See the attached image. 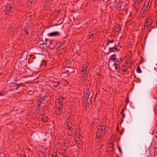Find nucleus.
Segmentation results:
<instances>
[{
  "label": "nucleus",
  "instance_id": "nucleus-1",
  "mask_svg": "<svg viewBox=\"0 0 157 157\" xmlns=\"http://www.w3.org/2000/svg\"><path fill=\"white\" fill-rule=\"evenodd\" d=\"M105 126L103 125L98 126V130L96 132L97 137L95 139L96 141L98 142L101 140V137L103 136L105 131Z\"/></svg>",
  "mask_w": 157,
  "mask_h": 157
},
{
  "label": "nucleus",
  "instance_id": "nucleus-2",
  "mask_svg": "<svg viewBox=\"0 0 157 157\" xmlns=\"http://www.w3.org/2000/svg\"><path fill=\"white\" fill-rule=\"evenodd\" d=\"M22 84V83L17 84L15 83H12L10 84V88L12 90H16L19 87L20 85Z\"/></svg>",
  "mask_w": 157,
  "mask_h": 157
},
{
  "label": "nucleus",
  "instance_id": "nucleus-3",
  "mask_svg": "<svg viewBox=\"0 0 157 157\" xmlns=\"http://www.w3.org/2000/svg\"><path fill=\"white\" fill-rule=\"evenodd\" d=\"M68 131L67 134L70 136H72L74 134V129L70 126L68 125L67 127Z\"/></svg>",
  "mask_w": 157,
  "mask_h": 157
},
{
  "label": "nucleus",
  "instance_id": "nucleus-4",
  "mask_svg": "<svg viewBox=\"0 0 157 157\" xmlns=\"http://www.w3.org/2000/svg\"><path fill=\"white\" fill-rule=\"evenodd\" d=\"M64 99L63 97H59L56 100V104L59 106H62L63 105Z\"/></svg>",
  "mask_w": 157,
  "mask_h": 157
},
{
  "label": "nucleus",
  "instance_id": "nucleus-5",
  "mask_svg": "<svg viewBox=\"0 0 157 157\" xmlns=\"http://www.w3.org/2000/svg\"><path fill=\"white\" fill-rule=\"evenodd\" d=\"M152 23V20L149 17H148L146 19L144 26L145 27L147 28L151 25Z\"/></svg>",
  "mask_w": 157,
  "mask_h": 157
},
{
  "label": "nucleus",
  "instance_id": "nucleus-6",
  "mask_svg": "<svg viewBox=\"0 0 157 157\" xmlns=\"http://www.w3.org/2000/svg\"><path fill=\"white\" fill-rule=\"evenodd\" d=\"M117 46L116 45V44H115L114 46L113 47H110L109 48V52L106 53V54L108 55L111 52L119 51V50L117 48Z\"/></svg>",
  "mask_w": 157,
  "mask_h": 157
},
{
  "label": "nucleus",
  "instance_id": "nucleus-7",
  "mask_svg": "<svg viewBox=\"0 0 157 157\" xmlns=\"http://www.w3.org/2000/svg\"><path fill=\"white\" fill-rule=\"evenodd\" d=\"M61 34V33H60L57 31H56L49 33L48 36H59Z\"/></svg>",
  "mask_w": 157,
  "mask_h": 157
},
{
  "label": "nucleus",
  "instance_id": "nucleus-8",
  "mask_svg": "<svg viewBox=\"0 0 157 157\" xmlns=\"http://www.w3.org/2000/svg\"><path fill=\"white\" fill-rule=\"evenodd\" d=\"M62 108L61 107H59V108L57 107L56 110V113L57 115H59L62 113Z\"/></svg>",
  "mask_w": 157,
  "mask_h": 157
},
{
  "label": "nucleus",
  "instance_id": "nucleus-9",
  "mask_svg": "<svg viewBox=\"0 0 157 157\" xmlns=\"http://www.w3.org/2000/svg\"><path fill=\"white\" fill-rule=\"evenodd\" d=\"M116 56L115 54H113L110 57L109 60H111L112 61H114L115 59L116 58Z\"/></svg>",
  "mask_w": 157,
  "mask_h": 157
},
{
  "label": "nucleus",
  "instance_id": "nucleus-10",
  "mask_svg": "<svg viewBox=\"0 0 157 157\" xmlns=\"http://www.w3.org/2000/svg\"><path fill=\"white\" fill-rule=\"evenodd\" d=\"M115 30L117 32L119 33L121 30L120 26V25H118L116 26L115 28Z\"/></svg>",
  "mask_w": 157,
  "mask_h": 157
},
{
  "label": "nucleus",
  "instance_id": "nucleus-11",
  "mask_svg": "<svg viewBox=\"0 0 157 157\" xmlns=\"http://www.w3.org/2000/svg\"><path fill=\"white\" fill-rule=\"evenodd\" d=\"M75 135L77 136H81V134L79 133V130L78 129H76L75 131Z\"/></svg>",
  "mask_w": 157,
  "mask_h": 157
},
{
  "label": "nucleus",
  "instance_id": "nucleus-12",
  "mask_svg": "<svg viewBox=\"0 0 157 157\" xmlns=\"http://www.w3.org/2000/svg\"><path fill=\"white\" fill-rule=\"evenodd\" d=\"M114 42V40H108V41L106 43V45L107 46L109 45L111 43H112Z\"/></svg>",
  "mask_w": 157,
  "mask_h": 157
},
{
  "label": "nucleus",
  "instance_id": "nucleus-13",
  "mask_svg": "<svg viewBox=\"0 0 157 157\" xmlns=\"http://www.w3.org/2000/svg\"><path fill=\"white\" fill-rule=\"evenodd\" d=\"M119 65L118 64L115 63V68L117 71H119L120 69H119Z\"/></svg>",
  "mask_w": 157,
  "mask_h": 157
},
{
  "label": "nucleus",
  "instance_id": "nucleus-14",
  "mask_svg": "<svg viewBox=\"0 0 157 157\" xmlns=\"http://www.w3.org/2000/svg\"><path fill=\"white\" fill-rule=\"evenodd\" d=\"M6 13L7 14H9L10 13H11V10L9 9L8 7H6Z\"/></svg>",
  "mask_w": 157,
  "mask_h": 157
},
{
  "label": "nucleus",
  "instance_id": "nucleus-15",
  "mask_svg": "<svg viewBox=\"0 0 157 157\" xmlns=\"http://www.w3.org/2000/svg\"><path fill=\"white\" fill-rule=\"evenodd\" d=\"M115 62H117L119 63H121L122 62L121 59L120 58V60L118 58H116L114 61Z\"/></svg>",
  "mask_w": 157,
  "mask_h": 157
},
{
  "label": "nucleus",
  "instance_id": "nucleus-16",
  "mask_svg": "<svg viewBox=\"0 0 157 157\" xmlns=\"http://www.w3.org/2000/svg\"><path fill=\"white\" fill-rule=\"evenodd\" d=\"M122 4H123L122 2H120L117 4V7L120 9L121 8Z\"/></svg>",
  "mask_w": 157,
  "mask_h": 157
},
{
  "label": "nucleus",
  "instance_id": "nucleus-17",
  "mask_svg": "<svg viewBox=\"0 0 157 157\" xmlns=\"http://www.w3.org/2000/svg\"><path fill=\"white\" fill-rule=\"evenodd\" d=\"M44 101L43 99L41 98H40L38 100H37V102L41 104L42 102Z\"/></svg>",
  "mask_w": 157,
  "mask_h": 157
},
{
  "label": "nucleus",
  "instance_id": "nucleus-18",
  "mask_svg": "<svg viewBox=\"0 0 157 157\" xmlns=\"http://www.w3.org/2000/svg\"><path fill=\"white\" fill-rule=\"evenodd\" d=\"M60 83L59 82H56L54 83V84L53 85V87L56 88L58 87L59 85V84Z\"/></svg>",
  "mask_w": 157,
  "mask_h": 157
},
{
  "label": "nucleus",
  "instance_id": "nucleus-19",
  "mask_svg": "<svg viewBox=\"0 0 157 157\" xmlns=\"http://www.w3.org/2000/svg\"><path fill=\"white\" fill-rule=\"evenodd\" d=\"M49 96V94L47 93L44 96H43L41 98L43 99L44 100L45 99H46Z\"/></svg>",
  "mask_w": 157,
  "mask_h": 157
},
{
  "label": "nucleus",
  "instance_id": "nucleus-20",
  "mask_svg": "<svg viewBox=\"0 0 157 157\" xmlns=\"http://www.w3.org/2000/svg\"><path fill=\"white\" fill-rule=\"evenodd\" d=\"M29 29V28L28 27H26L25 29V33L26 35H29V32L28 31V30Z\"/></svg>",
  "mask_w": 157,
  "mask_h": 157
},
{
  "label": "nucleus",
  "instance_id": "nucleus-21",
  "mask_svg": "<svg viewBox=\"0 0 157 157\" xmlns=\"http://www.w3.org/2000/svg\"><path fill=\"white\" fill-rule=\"evenodd\" d=\"M149 5V2L147 1H146L144 4V6L146 7H147Z\"/></svg>",
  "mask_w": 157,
  "mask_h": 157
},
{
  "label": "nucleus",
  "instance_id": "nucleus-22",
  "mask_svg": "<svg viewBox=\"0 0 157 157\" xmlns=\"http://www.w3.org/2000/svg\"><path fill=\"white\" fill-rule=\"evenodd\" d=\"M136 71L137 73H141V70L139 67V66H138L136 69Z\"/></svg>",
  "mask_w": 157,
  "mask_h": 157
},
{
  "label": "nucleus",
  "instance_id": "nucleus-23",
  "mask_svg": "<svg viewBox=\"0 0 157 157\" xmlns=\"http://www.w3.org/2000/svg\"><path fill=\"white\" fill-rule=\"evenodd\" d=\"M6 94V92L5 91H3L2 92H0V97L4 96Z\"/></svg>",
  "mask_w": 157,
  "mask_h": 157
},
{
  "label": "nucleus",
  "instance_id": "nucleus-24",
  "mask_svg": "<svg viewBox=\"0 0 157 157\" xmlns=\"http://www.w3.org/2000/svg\"><path fill=\"white\" fill-rule=\"evenodd\" d=\"M43 116H44L42 117V120L43 121L46 122L47 121V117H44V115Z\"/></svg>",
  "mask_w": 157,
  "mask_h": 157
},
{
  "label": "nucleus",
  "instance_id": "nucleus-25",
  "mask_svg": "<svg viewBox=\"0 0 157 157\" xmlns=\"http://www.w3.org/2000/svg\"><path fill=\"white\" fill-rule=\"evenodd\" d=\"M40 154H41V157H44V152H40V153H39V155H40Z\"/></svg>",
  "mask_w": 157,
  "mask_h": 157
},
{
  "label": "nucleus",
  "instance_id": "nucleus-26",
  "mask_svg": "<svg viewBox=\"0 0 157 157\" xmlns=\"http://www.w3.org/2000/svg\"><path fill=\"white\" fill-rule=\"evenodd\" d=\"M52 40H48V43L50 45L52 44Z\"/></svg>",
  "mask_w": 157,
  "mask_h": 157
},
{
  "label": "nucleus",
  "instance_id": "nucleus-27",
  "mask_svg": "<svg viewBox=\"0 0 157 157\" xmlns=\"http://www.w3.org/2000/svg\"><path fill=\"white\" fill-rule=\"evenodd\" d=\"M93 33H92L90 35H89L88 36V38L89 39H90V38H92L93 37Z\"/></svg>",
  "mask_w": 157,
  "mask_h": 157
},
{
  "label": "nucleus",
  "instance_id": "nucleus-28",
  "mask_svg": "<svg viewBox=\"0 0 157 157\" xmlns=\"http://www.w3.org/2000/svg\"><path fill=\"white\" fill-rule=\"evenodd\" d=\"M89 95L90 94L89 93H88V92H87V93L85 96L86 98H87V99H88Z\"/></svg>",
  "mask_w": 157,
  "mask_h": 157
},
{
  "label": "nucleus",
  "instance_id": "nucleus-29",
  "mask_svg": "<svg viewBox=\"0 0 157 157\" xmlns=\"http://www.w3.org/2000/svg\"><path fill=\"white\" fill-rule=\"evenodd\" d=\"M6 7H8L9 9H10V10L11 9L13 8V7L11 6V5H8L7 6H6Z\"/></svg>",
  "mask_w": 157,
  "mask_h": 157
},
{
  "label": "nucleus",
  "instance_id": "nucleus-30",
  "mask_svg": "<svg viewBox=\"0 0 157 157\" xmlns=\"http://www.w3.org/2000/svg\"><path fill=\"white\" fill-rule=\"evenodd\" d=\"M48 40L47 38L45 39V42L44 43V44L46 45L47 43H48L47 41H48V40Z\"/></svg>",
  "mask_w": 157,
  "mask_h": 157
},
{
  "label": "nucleus",
  "instance_id": "nucleus-31",
  "mask_svg": "<svg viewBox=\"0 0 157 157\" xmlns=\"http://www.w3.org/2000/svg\"><path fill=\"white\" fill-rule=\"evenodd\" d=\"M82 72L85 71H86V69L85 67H83L82 69Z\"/></svg>",
  "mask_w": 157,
  "mask_h": 157
},
{
  "label": "nucleus",
  "instance_id": "nucleus-32",
  "mask_svg": "<svg viewBox=\"0 0 157 157\" xmlns=\"http://www.w3.org/2000/svg\"><path fill=\"white\" fill-rule=\"evenodd\" d=\"M118 150L121 153V149L120 147H118Z\"/></svg>",
  "mask_w": 157,
  "mask_h": 157
},
{
  "label": "nucleus",
  "instance_id": "nucleus-33",
  "mask_svg": "<svg viewBox=\"0 0 157 157\" xmlns=\"http://www.w3.org/2000/svg\"><path fill=\"white\" fill-rule=\"evenodd\" d=\"M68 143V142H66L64 144V146L65 147H67Z\"/></svg>",
  "mask_w": 157,
  "mask_h": 157
},
{
  "label": "nucleus",
  "instance_id": "nucleus-34",
  "mask_svg": "<svg viewBox=\"0 0 157 157\" xmlns=\"http://www.w3.org/2000/svg\"><path fill=\"white\" fill-rule=\"evenodd\" d=\"M63 155L64 157H67V155H66V154L65 153H63Z\"/></svg>",
  "mask_w": 157,
  "mask_h": 157
},
{
  "label": "nucleus",
  "instance_id": "nucleus-35",
  "mask_svg": "<svg viewBox=\"0 0 157 157\" xmlns=\"http://www.w3.org/2000/svg\"><path fill=\"white\" fill-rule=\"evenodd\" d=\"M19 157H26V156L24 155H21Z\"/></svg>",
  "mask_w": 157,
  "mask_h": 157
},
{
  "label": "nucleus",
  "instance_id": "nucleus-36",
  "mask_svg": "<svg viewBox=\"0 0 157 157\" xmlns=\"http://www.w3.org/2000/svg\"><path fill=\"white\" fill-rule=\"evenodd\" d=\"M83 74H84V75H85L86 74V71H83Z\"/></svg>",
  "mask_w": 157,
  "mask_h": 157
},
{
  "label": "nucleus",
  "instance_id": "nucleus-37",
  "mask_svg": "<svg viewBox=\"0 0 157 157\" xmlns=\"http://www.w3.org/2000/svg\"><path fill=\"white\" fill-rule=\"evenodd\" d=\"M147 9H147V7H145V9H144V10H145V11H147Z\"/></svg>",
  "mask_w": 157,
  "mask_h": 157
},
{
  "label": "nucleus",
  "instance_id": "nucleus-38",
  "mask_svg": "<svg viewBox=\"0 0 157 157\" xmlns=\"http://www.w3.org/2000/svg\"><path fill=\"white\" fill-rule=\"evenodd\" d=\"M123 112H124V109H123L122 110V111L121 112V113L122 114H123Z\"/></svg>",
  "mask_w": 157,
  "mask_h": 157
},
{
  "label": "nucleus",
  "instance_id": "nucleus-39",
  "mask_svg": "<svg viewBox=\"0 0 157 157\" xmlns=\"http://www.w3.org/2000/svg\"><path fill=\"white\" fill-rule=\"evenodd\" d=\"M33 0H29V2H30H30L31 3H32V2L33 1Z\"/></svg>",
  "mask_w": 157,
  "mask_h": 157
},
{
  "label": "nucleus",
  "instance_id": "nucleus-40",
  "mask_svg": "<svg viewBox=\"0 0 157 157\" xmlns=\"http://www.w3.org/2000/svg\"><path fill=\"white\" fill-rule=\"evenodd\" d=\"M40 103H39V104H38V107H40Z\"/></svg>",
  "mask_w": 157,
  "mask_h": 157
},
{
  "label": "nucleus",
  "instance_id": "nucleus-41",
  "mask_svg": "<svg viewBox=\"0 0 157 157\" xmlns=\"http://www.w3.org/2000/svg\"><path fill=\"white\" fill-rule=\"evenodd\" d=\"M125 114H123L122 117L124 118L125 117Z\"/></svg>",
  "mask_w": 157,
  "mask_h": 157
},
{
  "label": "nucleus",
  "instance_id": "nucleus-42",
  "mask_svg": "<svg viewBox=\"0 0 157 157\" xmlns=\"http://www.w3.org/2000/svg\"><path fill=\"white\" fill-rule=\"evenodd\" d=\"M127 70L126 69H124L123 70V71L124 72H126V71Z\"/></svg>",
  "mask_w": 157,
  "mask_h": 157
},
{
  "label": "nucleus",
  "instance_id": "nucleus-43",
  "mask_svg": "<svg viewBox=\"0 0 157 157\" xmlns=\"http://www.w3.org/2000/svg\"><path fill=\"white\" fill-rule=\"evenodd\" d=\"M123 131H122V132H121V134H122L123 133Z\"/></svg>",
  "mask_w": 157,
  "mask_h": 157
},
{
  "label": "nucleus",
  "instance_id": "nucleus-44",
  "mask_svg": "<svg viewBox=\"0 0 157 157\" xmlns=\"http://www.w3.org/2000/svg\"><path fill=\"white\" fill-rule=\"evenodd\" d=\"M63 151H65L66 150H65V149H63Z\"/></svg>",
  "mask_w": 157,
  "mask_h": 157
}]
</instances>
